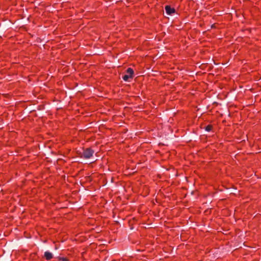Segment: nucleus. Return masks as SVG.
Returning <instances> with one entry per match:
<instances>
[{
  "label": "nucleus",
  "mask_w": 261,
  "mask_h": 261,
  "mask_svg": "<svg viewBox=\"0 0 261 261\" xmlns=\"http://www.w3.org/2000/svg\"><path fill=\"white\" fill-rule=\"evenodd\" d=\"M58 258L60 261H68V259L67 258L65 257H58Z\"/></svg>",
  "instance_id": "6"
},
{
  "label": "nucleus",
  "mask_w": 261,
  "mask_h": 261,
  "mask_svg": "<svg viewBox=\"0 0 261 261\" xmlns=\"http://www.w3.org/2000/svg\"><path fill=\"white\" fill-rule=\"evenodd\" d=\"M126 74L122 76V79L125 81H128L129 79L133 78L134 70L131 68H128L126 70Z\"/></svg>",
  "instance_id": "2"
},
{
  "label": "nucleus",
  "mask_w": 261,
  "mask_h": 261,
  "mask_svg": "<svg viewBox=\"0 0 261 261\" xmlns=\"http://www.w3.org/2000/svg\"><path fill=\"white\" fill-rule=\"evenodd\" d=\"M94 153V151L91 148H87L83 150L82 157L85 159H90Z\"/></svg>",
  "instance_id": "1"
},
{
  "label": "nucleus",
  "mask_w": 261,
  "mask_h": 261,
  "mask_svg": "<svg viewBox=\"0 0 261 261\" xmlns=\"http://www.w3.org/2000/svg\"><path fill=\"white\" fill-rule=\"evenodd\" d=\"M44 257L46 260H48L53 258V255L51 252L46 251L44 253Z\"/></svg>",
  "instance_id": "4"
},
{
  "label": "nucleus",
  "mask_w": 261,
  "mask_h": 261,
  "mask_svg": "<svg viewBox=\"0 0 261 261\" xmlns=\"http://www.w3.org/2000/svg\"><path fill=\"white\" fill-rule=\"evenodd\" d=\"M213 128V125L211 124H209L207 126H206L204 128L205 130L207 132H210L212 130Z\"/></svg>",
  "instance_id": "5"
},
{
  "label": "nucleus",
  "mask_w": 261,
  "mask_h": 261,
  "mask_svg": "<svg viewBox=\"0 0 261 261\" xmlns=\"http://www.w3.org/2000/svg\"><path fill=\"white\" fill-rule=\"evenodd\" d=\"M165 10L166 13L168 15H172L175 12V9L171 8L170 6L168 5L165 6Z\"/></svg>",
  "instance_id": "3"
}]
</instances>
